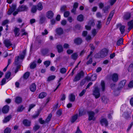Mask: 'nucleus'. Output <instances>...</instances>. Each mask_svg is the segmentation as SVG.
Listing matches in <instances>:
<instances>
[{"label": "nucleus", "mask_w": 133, "mask_h": 133, "mask_svg": "<svg viewBox=\"0 0 133 133\" xmlns=\"http://www.w3.org/2000/svg\"><path fill=\"white\" fill-rule=\"evenodd\" d=\"M28 9V8L26 6L24 5H22L18 8L17 11H15L13 13L14 16H15L16 14H18V12H21L23 11H26Z\"/></svg>", "instance_id": "1"}, {"label": "nucleus", "mask_w": 133, "mask_h": 133, "mask_svg": "<svg viewBox=\"0 0 133 133\" xmlns=\"http://www.w3.org/2000/svg\"><path fill=\"white\" fill-rule=\"evenodd\" d=\"M25 53V51H24L21 55L16 57L15 60V63L16 64H18L21 60L24 58Z\"/></svg>", "instance_id": "2"}, {"label": "nucleus", "mask_w": 133, "mask_h": 133, "mask_svg": "<svg viewBox=\"0 0 133 133\" xmlns=\"http://www.w3.org/2000/svg\"><path fill=\"white\" fill-rule=\"evenodd\" d=\"M100 122L102 126L107 127L108 125V121L105 118L103 117L101 118L100 120Z\"/></svg>", "instance_id": "3"}, {"label": "nucleus", "mask_w": 133, "mask_h": 133, "mask_svg": "<svg viewBox=\"0 0 133 133\" xmlns=\"http://www.w3.org/2000/svg\"><path fill=\"white\" fill-rule=\"evenodd\" d=\"M93 95L96 98H97L99 97L100 96L99 90L98 88H95L94 89L93 92Z\"/></svg>", "instance_id": "4"}, {"label": "nucleus", "mask_w": 133, "mask_h": 133, "mask_svg": "<svg viewBox=\"0 0 133 133\" xmlns=\"http://www.w3.org/2000/svg\"><path fill=\"white\" fill-rule=\"evenodd\" d=\"M94 113L92 111H90L89 112V120L94 121L96 118L94 117Z\"/></svg>", "instance_id": "5"}, {"label": "nucleus", "mask_w": 133, "mask_h": 133, "mask_svg": "<svg viewBox=\"0 0 133 133\" xmlns=\"http://www.w3.org/2000/svg\"><path fill=\"white\" fill-rule=\"evenodd\" d=\"M83 72L82 71H81L80 72L77 74L76 77H75L74 81H77L79 80L81 77L83 76Z\"/></svg>", "instance_id": "6"}, {"label": "nucleus", "mask_w": 133, "mask_h": 133, "mask_svg": "<svg viewBox=\"0 0 133 133\" xmlns=\"http://www.w3.org/2000/svg\"><path fill=\"white\" fill-rule=\"evenodd\" d=\"M95 24L93 20L90 21L89 23V25H87L85 26V29L87 30H90L91 29V26H94Z\"/></svg>", "instance_id": "7"}, {"label": "nucleus", "mask_w": 133, "mask_h": 133, "mask_svg": "<svg viewBox=\"0 0 133 133\" xmlns=\"http://www.w3.org/2000/svg\"><path fill=\"white\" fill-rule=\"evenodd\" d=\"M108 52V50L106 49H103L101 52V57H103L107 55Z\"/></svg>", "instance_id": "8"}, {"label": "nucleus", "mask_w": 133, "mask_h": 133, "mask_svg": "<svg viewBox=\"0 0 133 133\" xmlns=\"http://www.w3.org/2000/svg\"><path fill=\"white\" fill-rule=\"evenodd\" d=\"M97 76L96 74H94L92 75L91 78L89 77H87L86 78V80L88 81H93L96 80Z\"/></svg>", "instance_id": "9"}, {"label": "nucleus", "mask_w": 133, "mask_h": 133, "mask_svg": "<svg viewBox=\"0 0 133 133\" xmlns=\"http://www.w3.org/2000/svg\"><path fill=\"white\" fill-rule=\"evenodd\" d=\"M118 27L119 28L121 33L122 34H123L125 31V26L124 25H122L121 24H119L118 25Z\"/></svg>", "instance_id": "10"}, {"label": "nucleus", "mask_w": 133, "mask_h": 133, "mask_svg": "<svg viewBox=\"0 0 133 133\" xmlns=\"http://www.w3.org/2000/svg\"><path fill=\"white\" fill-rule=\"evenodd\" d=\"M126 82V81L125 80H123L121 81L118 85V90H121L125 85Z\"/></svg>", "instance_id": "11"}, {"label": "nucleus", "mask_w": 133, "mask_h": 133, "mask_svg": "<svg viewBox=\"0 0 133 133\" xmlns=\"http://www.w3.org/2000/svg\"><path fill=\"white\" fill-rule=\"evenodd\" d=\"M9 110V107L7 105L4 106L3 108L2 111L3 113H7Z\"/></svg>", "instance_id": "12"}, {"label": "nucleus", "mask_w": 133, "mask_h": 133, "mask_svg": "<svg viewBox=\"0 0 133 133\" xmlns=\"http://www.w3.org/2000/svg\"><path fill=\"white\" fill-rule=\"evenodd\" d=\"M23 124L26 126H30L31 122L29 121L27 119L24 120L23 122Z\"/></svg>", "instance_id": "13"}, {"label": "nucleus", "mask_w": 133, "mask_h": 133, "mask_svg": "<svg viewBox=\"0 0 133 133\" xmlns=\"http://www.w3.org/2000/svg\"><path fill=\"white\" fill-rule=\"evenodd\" d=\"M129 26L128 30L130 31L131 29L133 28V20H131L128 23Z\"/></svg>", "instance_id": "14"}, {"label": "nucleus", "mask_w": 133, "mask_h": 133, "mask_svg": "<svg viewBox=\"0 0 133 133\" xmlns=\"http://www.w3.org/2000/svg\"><path fill=\"white\" fill-rule=\"evenodd\" d=\"M78 115L77 114H76L73 116L70 119V121L72 123L74 122L78 118Z\"/></svg>", "instance_id": "15"}, {"label": "nucleus", "mask_w": 133, "mask_h": 133, "mask_svg": "<svg viewBox=\"0 0 133 133\" xmlns=\"http://www.w3.org/2000/svg\"><path fill=\"white\" fill-rule=\"evenodd\" d=\"M4 43L6 47H8L11 45V44L9 40L6 39L4 41Z\"/></svg>", "instance_id": "16"}, {"label": "nucleus", "mask_w": 133, "mask_h": 133, "mask_svg": "<svg viewBox=\"0 0 133 133\" xmlns=\"http://www.w3.org/2000/svg\"><path fill=\"white\" fill-rule=\"evenodd\" d=\"M74 42L76 44H79L81 43L82 42V40L81 38H77L75 39Z\"/></svg>", "instance_id": "17"}, {"label": "nucleus", "mask_w": 133, "mask_h": 133, "mask_svg": "<svg viewBox=\"0 0 133 133\" xmlns=\"http://www.w3.org/2000/svg\"><path fill=\"white\" fill-rule=\"evenodd\" d=\"M15 102L17 104H19L21 103L22 101V98L19 97H17L15 98Z\"/></svg>", "instance_id": "18"}, {"label": "nucleus", "mask_w": 133, "mask_h": 133, "mask_svg": "<svg viewBox=\"0 0 133 133\" xmlns=\"http://www.w3.org/2000/svg\"><path fill=\"white\" fill-rule=\"evenodd\" d=\"M78 55L77 53H74L72 54L71 56V59L76 60L78 58Z\"/></svg>", "instance_id": "19"}, {"label": "nucleus", "mask_w": 133, "mask_h": 133, "mask_svg": "<svg viewBox=\"0 0 133 133\" xmlns=\"http://www.w3.org/2000/svg\"><path fill=\"white\" fill-rule=\"evenodd\" d=\"M112 79L113 81L114 82H116L118 80V75L116 74H113Z\"/></svg>", "instance_id": "20"}, {"label": "nucleus", "mask_w": 133, "mask_h": 133, "mask_svg": "<svg viewBox=\"0 0 133 133\" xmlns=\"http://www.w3.org/2000/svg\"><path fill=\"white\" fill-rule=\"evenodd\" d=\"M57 33L59 35H61L63 34V29L61 28H59L56 29Z\"/></svg>", "instance_id": "21"}, {"label": "nucleus", "mask_w": 133, "mask_h": 133, "mask_svg": "<svg viewBox=\"0 0 133 133\" xmlns=\"http://www.w3.org/2000/svg\"><path fill=\"white\" fill-rule=\"evenodd\" d=\"M36 86L34 83H33L30 87V89L32 92H34L36 89Z\"/></svg>", "instance_id": "22"}, {"label": "nucleus", "mask_w": 133, "mask_h": 133, "mask_svg": "<svg viewBox=\"0 0 133 133\" xmlns=\"http://www.w3.org/2000/svg\"><path fill=\"white\" fill-rule=\"evenodd\" d=\"M46 15L47 17H53L54 14L51 11H49L46 12Z\"/></svg>", "instance_id": "23"}, {"label": "nucleus", "mask_w": 133, "mask_h": 133, "mask_svg": "<svg viewBox=\"0 0 133 133\" xmlns=\"http://www.w3.org/2000/svg\"><path fill=\"white\" fill-rule=\"evenodd\" d=\"M47 95V94L45 92H42L39 95V98H43L45 97Z\"/></svg>", "instance_id": "24"}, {"label": "nucleus", "mask_w": 133, "mask_h": 133, "mask_svg": "<svg viewBox=\"0 0 133 133\" xmlns=\"http://www.w3.org/2000/svg\"><path fill=\"white\" fill-rule=\"evenodd\" d=\"M101 88H100V91H104L105 89V84L104 82L103 81L101 82Z\"/></svg>", "instance_id": "25"}, {"label": "nucleus", "mask_w": 133, "mask_h": 133, "mask_svg": "<svg viewBox=\"0 0 133 133\" xmlns=\"http://www.w3.org/2000/svg\"><path fill=\"white\" fill-rule=\"evenodd\" d=\"M11 117V116H8L6 117H5L4 119L3 120V122L5 123L8 122Z\"/></svg>", "instance_id": "26"}, {"label": "nucleus", "mask_w": 133, "mask_h": 133, "mask_svg": "<svg viewBox=\"0 0 133 133\" xmlns=\"http://www.w3.org/2000/svg\"><path fill=\"white\" fill-rule=\"evenodd\" d=\"M57 48L58 49V52H60L63 51L62 47L61 45H57Z\"/></svg>", "instance_id": "27"}, {"label": "nucleus", "mask_w": 133, "mask_h": 133, "mask_svg": "<svg viewBox=\"0 0 133 133\" xmlns=\"http://www.w3.org/2000/svg\"><path fill=\"white\" fill-rule=\"evenodd\" d=\"M43 6L41 3H39L37 5V9L39 10H41L42 9Z\"/></svg>", "instance_id": "28"}, {"label": "nucleus", "mask_w": 133, "mask_h": 133, "mask_svg": "<svg viewBox=\"0 0 133 133\" xmlns=\"http://www.w3.org/2000/svg\"><path fill=\"white\" fill-rule=\"evenodd\" d=\"M69 98L70 101H74L75 99V96L74 95L71 94L70 95Z\"/></svg>", "instance_id": "29"}, {"label": "nucleus", "mask_w": 133, "mask_h": 133, "mask_svg": "<svg viewBox=\"0 0 133 133\" xmlns=\"http://www.w3.org/2000/svg\"><path fill=\"white\" fill-rule=\"evenodd\" d=\"M102 99L103 102L105 103H107L109 102L108 99L105 97H103L102 98Z\"/></svg>", "instance_id": "30"}, {"label": "nucleus", "mask_w": 133, "mask_h": 133, "mask_svg": "<svg viewBox=\"0 0 133 133\" xmlns=\"http://www.w3.org/2000/svg\"><path fill=\"white\" fill-rule=\"evenodd\" d=\"M123 39L122 38H121L117 41V44L118 45H120L123 44Z\"/></svg>", "instance_id": "31"}, {"label": "nucleus", "mask_w": 133, "mask_h": 133, "mask_svg": "<svg viewBox=\"0 0 133 133\" xmlns=\"http://www.w3.org/2000/svg\"><path fill=\"white\" fill-rule=\"evenodd\" d=\"M36 63L35 62H34L31 63L30 66L31 69H34L36 67Z\"/></svg>", "instance_id": "32"}, {"label": "nucleus", "mask_w": 133, "mask_h": 133, "mask_svg": "<svg viewBox=\"0 0 133 133\" xmlns=\"http://www.w3.org/2000/svg\"><path fill=\"white\" fill-rule=\"evenodd\" d=\"M97 32L95 29H93L91 31L92 35L93 37H94L97 34Z\"/></svg>", "instance_id": "33"}, {"label": "nucleus", "mask_w": 133, "mask_h": 133, "mask_svg": "<svg viewBox=\"0 0 133 133\" xmlns=\"http://www.w3.org/2000/svg\"><path fill=\"white\" fill-rule=\"evenodd\" d=\"M55 76L54 75H52L49 77L48 79V81H50L54 80L55 78Z\"/></svg>", "instance_id": "34"}, {"label": "nucleus", "mask_w": 133, "mask_h": 133, "mask_svg": "<svg viewBox=\"0 0 133 133\" xmlns=\"http://www.w3.org/2000/svg\"><path fill=\"white\" fill-rule=\"evenodd\" d=\"M29 73L27 72L25 73L23 75V78L25 79H27L29 77Z\"/></svg>", "instance_id": "35"}, {"label": "nucleus", "mask_w": 133, "mask_h": 133, "mask_svg": "<svg viewBox=\"0 0 133 133\" xmlns=\"http://www.w3.org/2000/svg\"><path fill=\"white\" fill-rule=\"evenodd\" d=\"M37 7L36 6H34L32 8L31 11L33 13H35L37 10Z\"/></svg>", "instance_id": "36"}, {"label": "nucleus", "mask_w": 133, "mask_h": 133, "mask_svg": "<svg viewBox=\"0 0 133 133\" xmlns=\"http://www.w3.org/2000/svg\"><path fill=\"white\" fill-rule=\"evenodd\" d=\"M50 64V62L49 61H46L44 62V64L45 66L46 67L49 66Z\"/></svg>", "instance_id": "37"}, {"label": "nucleus", "mask_w": 133, "mask_h": 133, "mask_svg": "<svg viewBox=\"0 0 133 133\" xmlns=\"http://www.w3.org/2000/svg\"><path fill=\"white\" fill-rule=\"evenodd\" d=\"M19 31V29L17 28H15V29H14V32L15 34V35L16 36H18L19 35V34H18V32Z\"/></svg>", "instance_id": "38"}, {"label": "nucleus", "mask_w": 133, "mask_h": 133, "mask_svg": "<svg viewBox=\"0 0 133 133\" xmlns=\"http://www.w3.org/2000/svg\"><path fill=\"white\" fill-rule=\"evenodd\" d=\"M11 130L9 128H7L5 130L4 133H10Z\"/></svg>", "instance_id": "39"}, {"label": "nucleus", "mask_w": 133, "mask_h": 133, "mask_svg": "<svg viewBox=\"0 0 133 133\" xmlns=\"http://www.w3.org/2000/svg\"><path fill=\"white\" fill-rule=\"evenodd\" d=\"M52 114H50L49 115V116L47 118H46V122H48L49 121H50V120L52 117Z\"/></svg>", "instance_id": "40"}, {"label": "nucleus", "mask_w": 133, "mask_h": 133, "mask_svg": "<svg viewBox=\"0 0 133 133\" xmlns=\"http://www.w3.org/2000/svg\"><path fill=\"white\" fill-rule=\"evenodd\" d=\"M66 6L65 5H63L62 6L61 8V11L62 12H63L65 10Z\"/></svg>", "instance_id": "41"}, {"label": "nucleus", "mask_w": 133, "mask_h": 133, "mask_svg": "<svg viewBox=\"0 0 133 133\" xmlns=\"http://www.w3.org/2000/svg\"><path fill=\"white\" fill-rule=\"evenodd\" d=\"M11 74V72H7L5 75V77L6 78H8L10 77Z\"/></svg>", "instance_id": "42"}, {"label": "nucleus", "mask_w": 133, "mask_h": 133, "mask_svg": "<svg viewBox=\"0 0 133 133\" xmlns=\"http://www.w3.org/2000/svg\"><path fill=\"white\" fill-rule=\"evenodd\" d=\"M108 6H105L104 7L103 9V10L104 11V12L105 13H108Z\"/></svg>", "instance_id": "43"}, {"label": "nucleus", "mask_w": 133, "mask_h": 133, "mask_svg": "<svg viewBox=\"0 0 133 133\" xmlns=\"http://www.w3.org/2000/svg\"><path fill=\"white\" fill-rule=\"evenodd\" d=\"M16 4H12L11 8V9L14 11L15 10L16 8Z\"/></svg>", "instance_id": "44"}, {"label": "nucleus", "mask_w": 133, "mask_h": 133, "mask_svg": "<svg viewBox=\"0 0 133 133\" xmlns=\"http://www.w3.org/2000/svg\"><path fill=\"white\" fill-rule=\"evenodd\" d=\"M86 91V89H83L79 94V96H82L85 93Z\"/></svg>", "instance_id": "45"}, {"label": "nucleus", "mask_w": 133, "mask_h": 133, "mask_svg": "<svg viewBox=\"0 0 133 133\" xmlns=\"http://www.w3.org/2000/svg\"><path fill=\"white\" fill-rule=\"evenodd\" d=\"M92 39L91 36L89 35L87 36L86 38V39L87 41H89L91 40Z\"/></svg>", "instance_id": "46"}, {"label": "nucleus", "mask_w": 133, "mask_h": 133, "mask_svg": "<svg viewBox=\"0 0 133 133\" xmlns=\"http://www.w3.org/2000/svg\"><path fill=\"white\" fill-rule=\"evenodd\" d=\"M24 109L23 106H21L18 107L17 109V111H22Z\"/></svg>", "instance_id": "47"}, {"label": "nucleus", "mask_w": 133, "mask_h": 133, "mask_svg": "<svg viewBox=\"0 0 133 133\" xmlns=\"http://www.w3.org/2000/svg\"><path fill=\"white\" fill-rule=\"evenodd\" d=\"M98 23L97 25V27L98 28H100L101 27V24L100 21H98L97 22Z\"/></svg>", "instance_id": "48"}, {"label": "nucleus", "mask_w": 133, "mask_h": 133, "mask_svg": "<svg viewBox=\"0 0 133 133\" xmlns=\"http://www.w3.org/2000/svg\"><path fill=\"white\" fill-rule=\"evenodd\" d=\"M70 14V12L69 11H66L64 12V17H68Z\"/></svg>", "instance_id": "49"}, {"label": "nucleus", "mask_w": 133, "mask_h": 133, "mask_svg": "<svg viewBox=\"0 0 133 133\" xmlns=\"http://www.w3.org/2000/svg\"><path fill=\"white\" fill-rule=\"evenodd\" d=\"M128 87L130 88L133 87V80L131 81L128 84Z\"/></svg>", "instance_id": "50"}, {"label": "nucleus", "mask_w": 133, "mask_h": 133, "mask_svg": "<svg viewBox=\"0 0 133 133\" xmlns=\"http://www.w3.org/2000/svg\"><path fill=\"white\" fill-rule=\"evenodd\" d=\"M71 12L74 15L76 14V9L73 8L71 10Z\"/></svg>", "instance_id": "51"}, {"label": "nucleus", "mask_w": 133, "mask_h": 133, "mask_svg": "<svg viewBox=\"0 0 133 133\" xmlns=\"http://www.w3.org/2000/svg\"><path fill=\"white\" fill-rule=\"evenodd\" d=\"M35 104H31L29 106V109L28 110V111H29L32 108H33L35 107Z\"/></svg>", "instance_id": "52"}, {"label": "nucleus", "mask_w": 133, "mask_h": 133, "mask_svg": "<svg viewBox=\"0 0 133 133\" xmlns=\"http://www.w3.org/2000/svg\"><path fill=\"white\" fill-rule=\"evenodd\" d=\"M78 4L77 2H75L73 5V8L76 9L78 7Z\"/></svg>", "instance_id": "53"}, {"label": "nucleus", "mask_w": 133, "mask_h": 133, "mask_svg": "<svg viewBox=\"0 0 133 133\" xmlns=\"http://www.w3.org/2000/svg\"><path fill=\"white\" fill-rule=\"evenodd\" d=\"M133 125V122H131L130 124V125H129V127H128V128L127 129V130L128 131H129L131 128L132 125Z\"/></svg>", "instance_id": "54"}, {"label": "nucleus", "mask_w": 133, "mask_h": 133, "mask_svg": "<svg viewBox=\"0 0 133 133\" xmlns=\"http://www.w3.org/2000/svg\"><path fill=\"white\" fill-rule=\"evenodd\" d=\"M117 0H110L109 1L111 5H112L116 2Z\"/></svg>", "instance_id": "55"}, {"label": "nucleus", "mask_w": 133, "mask_h": 133, "mask_svg": "<svg viewBox=\"0 0 133 133\" xmlns=\"http://www.w3.org/2000/svg\"><path fill=\"white\" fill-rule=\"evenodd\" d=\"M73 52V50L70 49H69L67 51V53L69 54H70L72 53Z\"/></svg>", "instance_id": "56"}, {"label": "nucleus", "mask_w": 133, "mask_h": 133, "mask_svg": "<svg viewBox=\"0 0 133 133\" xmlns=\"http://www.w3.org/2000/svg\"><path fill=\"white\" fill-rule=\"evenodd\" d=\"M66 71V69L64 68H62L60 70L61 72L62 73H64Z\"/></svg>", "instance_id": "57"}, {"label": "nucleus", "mask_w": 133, "mask_h": 133, "mask_svg": "<svg viewBox=\"0 0 133 133\" xmlns=\"http://www.w3.org/2000/svg\"><path fill=\"white\" fill-rule=\"evenodd\" d=\"M92 62V58H91V57L90 58V59L88 61L87 63V64H91Z\"/></svg>", "instance_id": "58"}, {"label": "nucleus", "mask_w": 133, "mask_h": 133, "mask_svg": "<svg viewBox=\"0 0 133 133\" xmlns=\"http://www.w3.org/2000/svg\"><path fill=\"white\" fill-rule=\"evenodd\" d=\"M87 34V31H84L82 33V35L83 36L85 37Z\"/></svg>", "instance_id": "59"}, {"label": "nucleus", "mask_w": 133, "mask_h": 133, "mask_svg": "<svg viewBox=\"0 0 133 133\" xmlns=\"http://www.w3.org/2000/svg\"><path fill=\"white\" fill-rule=\"evenodd\" d=\"M115 13V11L114 10H113L112 11L110 14L109 17H112L113 16Z\"/></svg>", "instance_id": "60"}, {"label": "nucleus", "mask_w": 133, "mask_h": 133, "mask_svg": "<svg viewBox=\"0 0 133 133\" xmlns=\"http://www.w3.org/2000/svg\"><path fill=\"white\" fill-rule=\"evenodd\" d=\"M77 19L78 21L81 22L83 21V17H77Z\"/></svg>", "instance_id": "61"}, {"label": "nucleus", "mask_w": 133, "mask_h": 133, "mask_svg": "<svg viewBox=\"0 0 133 133\" xmlns=\"http://www.w3.org/2000/svg\"><path fill=\"white\" fill-rule=\"evenodd\" d=\"M39 128V126L38 125H35L34 128V129L36 131L38 130Z\"/></svg>", "instance_id": "62"}, {"label": "nucleus", "mask_w": 133, "mask_h": 133, "mask_svg": "<svg viewBox=\"0 0 133 133\" xmlns=\"http://www.w3.org/2000/svg\"><path fill=\"white\" fill-rule=\"evenodd\" d=\"M65 98V95L63 94L61 95V100L62 101H63L64 100Z\"/></svg>", "instance_id": "63"}, {"label": "nucleus", "mask_w": 133, "mask_h": 133, "mask_svg": "<svg viewBox=\"0 0 133 133\" xmlns=\"http://www.w3.org/2000/svg\"><path fill=\"white\" fill-rule=\"evenodd\" d=\"M130 104L132 106H133V98H131L130 100Z\"/></svg>", "instance_id": "64"}]
</instances>
